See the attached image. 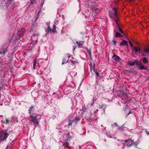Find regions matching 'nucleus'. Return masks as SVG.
<instances>
[{"label": "nucleus", "mask_w": 149, "mask_h": 149, "mask_svg": "<svg viewBox=\"0 0 149 149\" xmlns=\"http://www.w3.org/2000/svg\"><path fill=\"white\" fill-rule=\"evenodd\" d=\"M77 72L75 71H72L70 72V74L72 77H74L77 74Z\"/></svg>", "instance_id": "9b49d317"}, {"label": "nucleus", "mask_w": 149, "mask_h": 149, "mask_svg": "<svg viewBox=\"0 0 149 149\" xmlns=\"http://www.w3.org/2000/svg\"><path fill=\"white\" fill-rule=\"evenodd\" d=\"M127 44V42L125 40H123L120 43L121 45H124Z\"/></svg>", "instance_id": "4468645a"}, {"label": "nucleus", "mask_w": 149, "mask_h": 149, "mask_svg": "<svg viewBox=\"0 0 149 149\" xmlns=\"http://www.w3.org/2000/svg\"><path fill=\"white\" fill-rule=\"evenodd\" d=\"M84 42L81 41H76V43L78 45V47L79 48H81L83 47Z\"/></svg>", "instance_id": "0eeeda50"}, {"label": "nucleus", "mask_w": 149, "mask_h": 149, "mask_svg": "<svg viewBox=\"0 0 149 149\" xmlns=\"http://www.w3.org/2000/svg\"><path fill=\"white\" fill-rule=\"evenodd\" d=\"M95 73H96V75H97V77H98L99 76V73L98 72H96Z\"/></svg>", "instance_id": "2f4dec72"}, {"label": "nucleus", "mask_w": 149, "mask_h": 149, "mask_svg": "<svg viewBox=\"0 0 149 149\" xmlns=\"http://www.w3.org/2000/svg\"><path fill=\"white\" fill-rule=\"evenodd\" d=\"M134 62H132V63H131L130 62H129V64L132 66H133V65H134Z\"/></svg>", "instance_id": "5701e85b"}, {"label": "nucleus", "mask_w": 149, "mask_h": 149, "mask_svg": "<svg viewBox=\"0 0 149 149\" xmlns=\"http://www.w3.org/2000/svg\"><path fill=\"white\" fill-rule=\"evenodd\" d=\"M143 63H146L148 62V61L147 59L146 58H143Z\"/></svg>", "instance_id": "dca6fc26"}, {"label": "nucleus", "mask_w": 149, "mask_h": 149, "mask_svg": "<svg viewBox=\"0 0 149 149\" xmlns=\"http://www.w3.org/2000/svg\"><path fill=\"white\" fill-rule=\"evenodd\" d=\"M141 53H142L143 56H145L146 54L144 50L143 51L141 52Z\"/></svg>", "instance_id": "b1692460"}, {"label": "nucleus", "mask_w": 149, "mask_h": 149, "mask_svg": "<svg viewBox=\"0 0 149 149\" xmlns=\"http://www.w3.org/2000/svg\"><path fill=\"white\" fill-rule=\"evenodd\" d=\"M113 42L115 45H116V40H113Z\"/></svg>", "instance_id": "c756f323"}, {"label": "nucleus", "mask_w": 149, "mask_h": 149, "mask_svg": "<svg viewBox=\"0 0 149 149\" xmlns=\"http://www.w3.org/2000/svg\"><path fill=\"white\" fill-rule=\"evenodd\" d=\"M123 95L124 96H126V97H127V94L125 93H124V94H123Z\"/></svg>", "instance_id": "f704fd0d"}, {"label": "nucleus", "mask_w": 149, "mask_h": 149, "mask_svg": "<svg viewBox=\"0 0 149 149\" xmlns=\"http://www.w3.org/2000/svg\"><path fill=\"white\" fill-rule=\"evenodd\" d=\"M25 33L24 30H21L18 32L17 34H15L16 35H19L21 37H22Z\"/></svg>", "instance_id": "423d86ee"}, {"label": "nucleus", "mask_w": 149, "mask_h": 149, "mask_svg": "<svg viewBox=\"0 0 149 149\" xmlns=\"http://www.w3.org/2000/svg\"><path fill=\"white\" fill-rule=\"evenodd\" d=\"M146 133L148 135H149V132L148 131L146 130Z\"/></svg>", "instance_id": "473e14b6"}, {"label": "nucleus", "mask_w": 149, "mask_h": 149, "mask_svg": "<svg viewBox=\"0 0 149 149\" xmlns=\"http://www.w3.org/2000/svg\"><path fill=\"white\" fill-rule=\"evenodd\" d=\"M73 48H74L73 50H74H74L75 49V48H76V47H75V46H73Z\"/></svg>", "instance_id": "c9c22d12"}, {"label": "nucleus", "mask_w": 149, "mask_h": 149, "mask_svg": "<svg viewBox=\"0 0 149 149\" xmlns=\"http://www.w3.org/2000/svg\"><path fill=\"white\" fill-rule=\"evenodd\" d=\"M89 65L90 67L91 71V72L92 69L94 68V66H93V67H92V64L91 63L89 64Z\"/></svg>", "instance_id": "412c9836"}, {"label": "nucleus", "mask_w": 149, "mask_h": 149, "mask_svg": "<svg viewBox=\"0 0 149 149\" xmlns=\"http://www.w3.org/2000/svg\"><path fill=\"white\" fill-rule=\"evenodd\" d=\"M2 53V52H0V54H1Z\"/></svg>", "instance_id": "4c0bfd02"}, {"label": "nucleus", "mask_w": 149, "mask_h": 149, "mask_svg": "<svg viewBox=\"0 0 149 149\" xmlns=\"http://www.w3.org/2000/svg\"><path fill=\"white\" fill-rule=\"evenodd\" d=\"M68 135H69V134H70V132L68 133Z\"/></svg>", "instance_id": "e433bc0d"}, {"label": "nucleus", "mask_w": 149, "mask_h": 149, "mask_svg": "<svg viewBox=\"0 0 149 149\" xmlns=\"http://www.w3.org/2000/svg\"><path fill=\"white\" fill-rule=\"evenodd\" d=\"M87 52L90 55H91V52L90 50H87Z\"/></svg>", "instance_id": "cd10ccee"}, {"label": "nucleus", "mask_w": 149, "mask_h": 149, "mask_svg": "<svg viewBox=\"0 0 149 149\" xmlns=\"http://www.w3.org/2000/svg\"><path fill=\"white\" fill-rule=\"evenodd\" d=\"M144 50L146 54L149 53V49L148 48L145 49Z\"/></svg>", "instance_id": "aec40b11"}, {"label": "nucleus", "mask_w": 149, "mask_h": 149, "mask_svg": "<svg viewBox=\"0 0 149 149\" xmlns=\"http://www.w3.org/2000/svg\"><path fill=\"white\" fill-rule=\"evenodd\" d=\"M34 106H31L29 110V113L30 114V117L31 119V121L36 125H39V121L41 118V116L38 114L35 115L33 113Z\"/></svg>", "instance_id": "f257e3e1"}, {"label": "nucleus", "mask_w": 149, "mask_h": 149, "mask_svg": "<svg viewBox=\"0 0 149 149\" xmlns=\"http://www.w3.org/2000/svg\"><path fill=\"white\" fill-rule=\"evenodd\" d=\"M40 13V11H39L38 12V15H37V17H36V21L37 20V19H38V16L39 14V13Z\"/></svg>", "instance_id": "7c9ffc66"}, {"label": "nucleus", "mask_w": 149, "mask_h": 149, "mask_svg": "<svg viewBox=\"0 0 149 149\" xmlns=\"http://www.w3.org/2000/svg\"><path fill=\"white\" fill-rule=\"evenodd\" d=\"M134 49L135 50V52L134 53H137V52H138L139 51H140L141 49L140 47H134Z\"/></svg>", "instance_id": "9d476101"}, {"label": "nucleus", "mask_w": 149, "mask_h": 149, "mask_svg": "<svg viewBox=\"0 0 149 149\" xmlns=\"http://www.w3.org/2000/svg\"><path fill=\"white\" fill-rule=\"evenodd\" d=\"M113 10L114 11V14L116 15V17H117V9L116 8H113Z\"/></svg>", "instance_id": "f3484780"}, {"label": "nucleus", "mask_w": 149, "mask_h": 149, "mask_svg": "<svg viewBox=\"0 0 149 149\" xmlns=\"http://www.w3.org/2000/svg\"><path fill=\"white\" fill-rule=\"evenodd\" d=\"M56 31V26L55 25H54L52 30L51 29V27L49 26H48V28L47 30V33H49L50 32H52L54 33Z\"/></svg>", "instance_id": "7ed1b4c3"}, {"label": "nucleus", "mask_w": 149, "mask_h": 149, "mask_svg": "<svg viewBox=\"0 0 149 149\" xmlns=\"http://www.w3.org/2000/svg\"><path fill=\"white\" fill-rule=\"evenodd\" d=\"M73 122H74L73 120H69L68 124V125H71Z\"/></svg>", "instance_id": "6ab92c4d"}, {"label": "nucleus", "mask_w": 149, "mask_h": 149, "mask_svg": "<svg viewBox=\"0 0 149 149\" xmlns=\"http://www.w3.org/2000/svg\"><path fill=\"white\" fill-rule=\"evenodd\" d=\"M138 65L140 69L141 70H146L147 69V68L145 67L144 65L142 63H138Z\"/></svg>", "instance_id": "39448f33"}, {"label": "nucleus", "mask_w": 149, "mask_h": 149, "mask_svg": "<svg viewBox=\"0 0 149 149\" xmlns=\"http://www.w3.org/2000/svg\"><path fill=\"white\" fill-rule=\"evenodd\" d=\"M125 141L126 142L127 144V146H131L134 143L133 140L131 139H129L128 140H125Z\"/></svg>", "instance_id": "20e7f679"}, {"label": "nucleus", "mask_w": 149, "mask_h": 149, "mask_svg": "<svg viewBox=\"0 0 149 149\" xmlns=\"http://www.w3.org/2000/svg\"><path fill=\"white\" fill-rule=\"evenodd\" d=\"M80 118L79 117H77L73 120L74 122L75 123L79 121L80 120Z\"/></svg>", "instance_id": "a211bd4d"}, {"label": "nucleus", "mask_w": 149, "mask_h": 149, "mask_svg": "<svg viewBox=\"0 0 149 149\" xmlns=\"http://www.w3.org/2000/svg\"><path fill=\"white\" fill-rule=\"evenodd\" d=\"M129 43H130V46L131 47H133V45L132 42L130 40H129Z\"/></svg>", "instance_id": "bb28decb"}, {"label": "nucleus", "mask_w": 149, "mask_h": 149, "mask_svg": "<svg viewBox=\"0 0 149 149\" xmlns=\"http://www.w3.org/2000/svg\"><path fill=\"white\" fill-rule=\"evenodd\" d=\"M17 34V33L14 34L13 36V37L15 39L18 40L20 39L21 37L19 35L17 36L15 35Z\"/></svg>", "instance_id": "1a4fd4ad"}, {"label": "nucleus", "mask_w": 149, "mask_h": 149, "mask_svg": "<svg viewBox=\"0 0 149 149\" xmlns=\"http://www.w3.org/2000/svg\"><path fill=\"white\" fill-rule=\"evenodd\" d=\"M115 35L116 38L119 37V38H121L123 36L120 34L118 32H116Z\"/></svg>", "instance_id": "6e6552de"}, {"label": "nucleus", "mask_w": 149, "mask_h": 149, "mask_svg": "<svg viewBox=\"0 0 149 149\" xmlns=\"http://www.w3.org/2000/svg\"><path fill=\"white\" fill-rule=\"evenodd\" d=\"M68 59H67L66 60H65V58H64L63 59V62L62 63V64H63L64 63H66V62H67L68 61Z\"/></svg>", "instance_id": "4be33fe9"}, {"label": "nucleus", "mask_w": 149, "mask_h": 149, "mask_svg": "<svg viewBox=\"0 0 149 149\" xmlns=\"http://www.w3.org/2000/svg\"><path fill=\"white\" fill-rule=\"evenodd\" d=\"M37 63V61L36 59H34L33 61V69H36L35 66Z\"/></svg>", "instance_id": "2eb2a0df"}, {"label": "nucleus", "mask_w": 149, "mask_h": 149, "mask_svg": "<svg viewBox=\"0 0 149 149\" xmlns=\"http://www.w3.org/2000/svg\"><path fill=\"white\" fill-rule=\"evenodd\" d=\"M3 53H4V54H5V52H4Z\"/></svg>", "instance_id": "58836bf2"}, {"label": "nucleus", "mask_w": 149, "mask_h": 149, "mask_svg": "<svg viewBox=\"0 0 149 149\" xmlns=\"http://www.w3.org/2000/svg\"><path fill=\"white\" fill-rule=\"evenodd\" d=\"M119 31L122 33L123 34V32L122 31V30L120 29V27L119 26Z\"/></svg>", "instance_id": "393cba45"}, {"label": "nucleus", "mask_w": 149, "mask_h": 149, "mask_svg": "<svg viewBox=\"0 0 149 149\" xmlns=\"http://www.w3.org/2000/svg\"><path fill=\"white\" fill-rule=\"evenodd\" d=\"M113 57L114 58V60L116 61H118L120 59V57L114 54L113 56Z\"/></svg>", "instance_id": "f8f14e48"}, {"label": "nucleus", "mask_w": 149, "mask_h": 149, "mask_svg": "<svg viewBox=\"0 0 149 149\" xmlns=\"http://www.w3.org/2000/svg\"><path fill=\"white\" fill-rule=\"evenodd\" d=\"M35 1V0H31V1L30 2L31 4H33L34 3Z\"/></svg>", "instance_id": "c85d7f7f"}, {"label": "nucleus", "mask_w": 149, "mask_h": 149, "mask_svg": "<svg viewBox=\"0 0 149 149\" xmlns=\"http://www.w3.org/2000/svg\"><path fill=\"white\" fill-rule=\"evenodd\" d=\"M76 62V61H72L68 65L69 67H70V65H72V66H73V68H74L75 67V65H74V63Z\"/></svg>", "instance_id": "ddd939ff"}, {"label": "nucleus", "mask_w": 149, "mask_h": 149, "mask_svg": "<svg viewBox=\"0 0 149 149\" xmlns=\"http://www.w3.org/2000/svg\"><path fill=\"white\" fill-rule=\"evenodd\" d=\"M9 134V133L7 132V130L2 131L0 134V141H3L6 139Z\"/></svg>", "instance_id": "f03ea898"}, {"label": "nucleus", "mask_w": 149, "mask_h": 149, "mask_svg": "<svg viewBox=\"0 0 149 149\" xmlns=\"http://www.w3.org/2000/svg\"><path fill=\"white\" fill-rule=\"evenodd\" d=\"M122 144V146H123V148L125 146V144L124 143H121V144Z\"/></svg>", "instance_id": "72a5a7b5"}, {"label": "nucleus", "mask_w": 149, "mask_h": 149, "mask_svg": "<svg viewBox=\"0 0 149 149\" xmlns=\"http://www.w3.org/2000/svg\"><path fill=\"white\" fill-rule=\"evenodd\" d=\"M12 1L13 0H8L7 1V3L9 4H10Z\"/></svg>", "instance_id": "a878e982"}]
</instances>
